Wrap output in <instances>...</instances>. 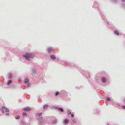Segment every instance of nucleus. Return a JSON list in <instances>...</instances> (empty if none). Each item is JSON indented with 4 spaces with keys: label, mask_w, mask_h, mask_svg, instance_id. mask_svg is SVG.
Masks as SVG:
<instances>
[{
    "label": "nucleus",
    "mask_w": 125,
    "mask_h": 125,
    "mask_svg": "<svg viewBox=\"0 0 125 125\" xmlns=\"http://www.w3.org/2000/svg\"><path fill=\"white\" fill-rule=\"evenodd\" d=\"M113 106H120V104L119 103H117L116 104L114 105V104H113Z\"/></svg>",
    "instance_id": "nucleus-23"
},
{
    "label": "nucleus",
    "mask_w": 125,
    "mask_h": 125,
    "mask_svg": "<svg viewBox=\"0 0 125 125\" xmlns=\"http://www.w3.org/2000/svg\"><path fill=\"white\" fill-rule=\"evenodd\" d=\"M122 1L124 2L125 1V0H121Z\"/></svg>",
    "instance_id": "nucleus-35"
},
{
    "label": "nucleus",
    "mask_w": 125,
    "mask_h": 125,
    "mask_svg": "<svg viewBox=\"0 0 125 125\" xmlns=\"http://www.w3.org/2000/svg\"><path fill=\"white\" fill-rule=\"evenodd\" d=\"M71 116L72 117H73L74 116V115L73 114H71Z\"/></svg>",
    "instance_id": "nucleus-31"
},
{
    "label": "nucleus",
    "mask_w": 125,
    "mask_h": 125,
    "mask_svg": "<svg viewBox=\"0 0 125 125\" xmlns=\"http://www.w3.org/2000/svg\"><path fill=\"white\" fill-rule=\"evenodd\" d=\"M14 87H13V88L15 87V85H13Z\"/></svg>",
    "instance_id": "nucleus-38"
},
{
    "label": "nucleus",
    "mask_w": 125,
    "mask_h": 125,
    "mask_svg": "<svg viewBox=\"0 0 125 125\" xmlns=\"http://www.w3.org/2000/svg\"><path fill=\"white\" fill-rule=\"evenodd\" d=\"M50 124H51V123H50Z\"/></svg>",
    "instance_id": "nucleus-40"
},
{
    "label": "nucleus",
    "mask_w": 125,
    "mask_h": 125,
    "mask_svg": "<svg viewBox=\"0 0 125 125\" xmlns=\"http://www.w3.org/2000/svg\"><path fill=\"white\" fill-rule=\"evenodd\" d=\"M114 33L116 34L117 35H118L119 34V33L118 31L116 30H115L114 31Z\"/></svg>",
    "instance_id": "nucleus-21"
},
{
    "label": "nucleus",
    "mask_w": 125,
    "mask_h": 125,
    "mask_svg": "<svg viewBox=\"0 0 125 125\" xmlns=\"http://www.w3.org/2000/svg\"><path fill=\"white\" fill-rule=\"evenodd\" d=\"M124 102L125 103V98L124 99Z\"/></svg>",
    "instance_id": "nucleus-36"
},
{
    "label": "nucleus",
    "mask_w": 125,
    "mask_h": 125,
    "mask_svg": "<svg viewBox=\"0 0 125 125\" xmlns=\"http://www.w3.org/2000/svg\"><path fill=\"white\" fill-rule=\"evenodd\" d=\"M107 24L108 25L109 24V23L108 22H107Z\"/></svg>",
    "instance_id": "nucleus-37"
},
{
    "label": "nucleus",
    "mask_w": 125,
    "mask_h": 125,
    "mask_svg": "<svg viewBox=\"0 0 125 125\" xmlns=\"http://www.w3.org/2000/svg\"><path fill=\"white\" fill-rule=\"evenodd\" d=\"M122 107H123V108L124 109H125V105H123L122 106Z\"/></svg>",
    "instance_id": "nucleus-32"
},
{
    "label": "nucleus",
    "mask_w": 125,
    "mask_h": 125,
    "mask_svg": "<svg viewBox=\"0 0 125 125\" xmlns=\"http://www.w3.org/2000/svg\"><path fill=\"white\" fill-rule=\"evenodd\" d=\"M57 122V120L56 119L53 120H52V124H55Z\"/></svg>",
    "instance_id": "nucleus-17"
},
{
    "label": "nucleus",
    "mask_w": 125,
    "mask_h": 125,
    "mask_svg": "<svg viewBox=\"0 0 125 125\" xmlns=\"http://www.w3.org/2000/svg\"><path fill=\"white\" fill-rule=\"evenodd\" d=\"M122 6L123 8H125V4L123 3L122 4Z\"/></svg>",
    "instance_id": "nucleus-29"
},
{
    "label": "nucleus",
    "mask_w": 125,
    "mask_h": 125,
    "mask_svg": "<svg viewBox=\"0 0 125 125\" xmlns=\"http://www.w3.org/2000/svg\"><path fill=\"white\" fill-rule=\"evenodd\" d=\"M111 0L114 3L116 2L117 0Z\"/></svg>",
    "instance_id": "nucleus-30"
},
{
    "label": "nucleus",
    "mask_w": 125,
    "mask_h": 125,
    "mask_svg": "<svg viewBox=\"0 0 125 125\" xmlns=\"http://www.w3.org/2000/svg\"><path fill=\"white\" fill-rule=\"evenodd\" d=\"M72 121L73 123H75L76 122V119L74 118L73 119Z\"/></svg>",
    "instance_id": "nucleus-24"
},
{
    "label": "nucleus",
    "mask_w": 125,
    "mask_h": 125,
    "mask_svg": "<svg viewBox=\"0 0 125 125\" xmlns=\"http://www.w3.org/2000/svg\"><path fill=\"white\" fill-rule=\"evenodd\" d=\"M67 65H71V63H67Z\"/></svg>",
    "instance_id": "nucleus-33"
},
{
    "label": "nucleus",
    "mask_w": 125,
    "mask_h": 125,
    "mask_svg": "<svg viewBox=\"0 0 125 125\" xmlns=\"http://www.w3.org/2000/svg\"><path fill=\"white\" fill-rule=\"evenodd\" d=\"M38 120V124L39 125H44L43 117H40Z\"/></svg>",
    "instance_id": "nucleus-5"
},
{
    "label": "nucleus",
    "mask_w": 125,
    "mask_h": 125,
    "mask_svg": "<svg viewBox=\"0 0 125 125\" xmlns=\"http://www.w3.org/2000/svg\"><path fill=\"white\" fill-rule=\"evenodd\" d=\"M107 125H109V123L107 124Z\"/></svg>",
    "instance_id": "nucleus-39"
},
{
    "label": "nucleus",
    "mask_w": 125,
    "mask_h": 125,
    "mask_svg": "<svg viewBox=\"0 0 125 125\" xmlns=\"http://www.w3.org/2000/svg\"><path fill=\"white\" fill-rule=\"evenodd\" d=\"M50 58L53 60H55L56 59V57L54 55H51L50 56Z\"/></svg>",
    "instance_id": "nucleus-14"
},
{
    "label": "nucleus",
    "mask_w": 125,
    "mask_h": 125,
    "mask_svg": "<svg viewBox=\"0 0 125 125\" xmlns=\"http://www.w3.org/2000/svg\"><path fill=\"white\" fill-rule=\"evenodd\" d=\"M67 114H68V115H70L71 114V112L69 110H68L67 111Z\"/></svg>",
    "instance_id": "nucleus-25"
},
{
    "label": "nucleus",
    "mask_w": 125,
    "mask_h": 125,
    "mask_svg": "<svg viewBox=\"0 0 125 125\" xmlns=\"http://www.w3.org/2000/svg\"><path fill=\"white\" fill-rule=\"evenodd\" d=\"M48 107V105L47 104H46L44 105L43 106V108L44 109H47Z\"/></svg>",
    "instance_id": "nucleus-19"
},
{
    "label": "nucleus",
    "mask_w": 125,
    "mask_h": 125,
    "mask_svg": "<svg viewBox=\"0 0 125 125\" xmlns=\"http://www.w3.org/2000/svg\"><path fill=\"white\" fill-rule=\"evenodd\" d=\"M20 124L21 125H28V124L23 120H22L21 121Z\"/></svg>",
    "instance_id": "nucleus-10"
},
{
    "label": "nucleus",
    "mask_w": 125,
    "mask_h": 125,
    "mask_svg": "<svg viewBox=\"0 0 125 125\" xmlns=\"http://www.w3.org/2000/svg\"><path fill=\"white\" fill-rule=\"evenodd\" d=\"M32 73L34 74H35L37 73V71L34 68H33L31 70Z\"/></svg>",
    "instance_id": "nucleus-15"
},
{
    "label": "nucleus",
    "mask_w": 125,
    "mask_h": 125,
    "mask_svg": "<svg viewBox=\"0 0 125 125\" xmlns=\"http://www.w3.org/2000/svg\"><path fill=\"white\" fill-rule=\"evenodd\" d=\"M74 67H75L77 69H78V67H77V66H76V65H75Z\"/></svg>",
    "instance_id": "nucleus-34"
},
{
    "label": "nucleus",
    "mask_w": 125,
    "mask_h": 125,
    "mask_svg": "<svg viewBox=\"0 0 125 125\" xmlns=\"http://www.w3.org/2000/svg\"><path fill=\"white\" fill-rule=\"evenodd\" d=\"M47 50L48 53L50 54H52L55 52L54 50L52 47L48 48Z\"/></svg>",
    "instance_id": "nucleus-6"
},
{
    "label": "nucleus",
    "mask_w": 125,
    "mask_h": 125,
    "mask_svg": "<svg viewBox=\"0 0 125 125\" xmlns=\"http://www.w3.org/2000/svg\"><path fill=\"white\" fill-rule=\"evenodd\" d=\"M100 76V80L98 83L101 85H105L109 83V79L108 74L106 73H102L99 74Z\"/></svg>",
    "instance_id": "nucleus-1"
},
{
    "label": "nucleus",
    "mask_w": 125,
    "mask_h": 125,
    "mask_svg": "<svg viewBox=\"0 0 125 125\" xmlns=\"http://www.w3.org/2000/svg\"><path fill=\"white\" fill-rule=\"evenodd\" d=\"M69 123V120L67 119H65L63 121V123L64 125H66Z\"/></svg>",
    "instance_id": "nucleus-12"
},
{
    "label": "nucleus",
    "mask_w": 125,
    "mask_h": 125,
    "mask_svg": "<svg viewBox=\"0 0 125 125\" xmlns=\"http://www.w3.org/2000/svg\"><path fill=\"white\" fill-rule=\"evenodd\" d=\"M12 82V81L11 80H9L7 83V84L8 85L10 84Z\"/></svg>",
    "instance_id": "nucleus-22"
},
{
    "label": "nucleus",
    "mask_w": 125,
    "mask_h": 125,
    "mask_svg": "<svg viewBox=\"0 0 125 125\" xmlns=\"http://www.w3.org/2000/svg\"><path fill=\"white\" fill-rule=\"evenodd\" d=\"M24 83L26 87H29L31 86V83L29 82L28 79L27 77L25 78L24 79Z\"/></svg>",
    "instance_id": "nucleus-4"
},
{
    "label": "nucleus",
    "mask_w": 125,
    "mask_h": 125,
    "mask_svg": "<svg viewBox=\"0 0 125 125\" xmlns=\"http://www.w3.org/2000/svg\"><path fill=\"white\" fill-rule=\"evenodd\" d=\"M54 108L55 109H58V110H59V111H60V112H63L64 111L62 107L58 108L57 107L55 106L54 107Z\"/></svg>",
    "instance_id": "nucleus-9"
},
{
    "label": "nucleus",
    "mask_w": 125,
    "mask_h": 125,
    "mask_svg": "<svg viewBox=\"0 0 125 125\" xmlns=\"http://www.w3.org/2000/svg\"><path fill=\"white\" fill-rule=\"evenodd\" d=\"M42 113H40L38 114V115L39 116H40L42 115Z\"/></svg>",
    "instance_id": "nucleus-28"
},
{
    "label": "nucleus",
    "mask_w": 125,
    "mask_h": 125,
    "mask_svg": "<svg viewBox=\"0 0 125 125\" xmlns=\"http://www.w3.org/2000/svg\"><path fill=\"white\" fill-rule=\"evenodd\" d=\"M8 76L9 79H11L13 77L12 74L11 73H9Z\"/></svg>",
    "instance_id": "nucleus-13"
},
{
    "label": "nucleus",
    "mask_w": 125,
    "mask_h": 125,
    "mask_svg": "<svg viewBox=\"0 0 125 125\" xmlns=\"http://www.w3.org/2000/svg\"><path fill=\"white\" fill-rule=\"evenodd\" d=\"M27 114L25 112H23L22 113V115L23 116H25L27 115Z\"/></svg>",
    "instance_id": "nucleus-27"
},
{
    "label": "nucleus",
    "mask_w": 125,
    "mask_h": 125,
    "mask_svg": "<svg viewBox=\"0 0 125 125\" xmlns=\"http://www.w3.org/2000/svg\"><path fill=\"white\" fill-rule=\"evenodd\" d=\"M106 99L107 102L109 103L112 101V100L109 97H107L106 98Z\"/></svg>",
    "instance_id": "nucleus-16"
},
{
    "label": "nucleus",
    "mask_w": 125,
    "mask_h": 125,
    "mask_svg": "<svg viewBox=\"0 0 125 125\" xmlns=\"http://www.w3.org/2000/svg\"><path fill=\"white\" fill-rule=\"evenodd\" d=\"M20 117V116L19 115H16L15 116V119H18Z\"/></svg>",
    "instance_id": "nucleus-26"
},
{
    "label": "nucleus",
    "mask_w": 125,
    "mask_h": 125,
    "mask_svg": "<svg viewBox=\"0 0 125 125\" xmlns=\"http://www.w3.org/2000/svg\"><path fill=\"white\" fill-rule=\"evenodd\" d=\"M35 56V54L32 53H27L23 55V57L27 60H30L31 58H33Z\"/></svg>",
    "instance_id": "nucleus-2"
},
{
    "label": "nucleus",
    "mask_w": 125,
    "mask_h": 125,
    "mask_svg": "<svg viewBox=\"0 0 125 125\" xmlns=\"http://www.w3.org/2000/svg\"><path fill=\"white\" fill-rule=\"evenodd\" d=\"M60 93L59 91H57L55 92V96H57L58 95L60 94Z\"/></svg>",
    "instance_id": "nucleus-18"
},
{
    "label": "nucleus",
    "mask_w": 125,
    "mask_h": 125,
    "mask_svg": "<svg viewBox=\"0 0 125 125\" xmlns=\"http://www.w3.org/2000/svg\"><path fill=\"white\" fill-rule=\"evenodd\" d=\"M83 72H81L82 74L85 73L86 75V76L87 79H89L88 78L89 77V76H90V73L88 71H84L83 70Z\"/></svg>",
    "instance_id": "nucleus-8"
},
{
    "label": "nucleus",
    "mask_w": 125,
    "mask_h": 125,
    "mask_svg": "<svg viewBox=\"0 0 125 125\" xmlns=\"http://www.w3.org/2000/svg\"><path fill=\"white\" fill-rule=\"evenodd\" d=\"M61 94L63 96L67 97L68 96V93L66 90H62L61 91Z\"/></svg>",
    "instance_id": "nucleus-7"
},
{
    "label": "nucleus",
    "mask_w": 125,
    "mask_h": 125,
    "mask_svg": "<svg viewBox=\"0 0 125 125\" xmlns=\"http://www.w3.org/2000/svg\"><path fill=\"white\" fill-rule=\"evenodd\" d=\"M92 7L94 8L97 7H98V4L96 3H94Z\"/></svg>",
    "instance_id": "nucleus-20"
},
{
    "label": "nucleus",
    "mask_w": 125,
    "mask_h": 125,
    "mask_svg": "<svg viewBox=\"0 0 125 125\" xmlns=\"http://www.w3.org/2000/svg\"><path fill=\"white\" fill-rule=\"evenodd\" d=\"M1 108V112L2 113L6 116L10 115L9 113L8 112L9 111V109L5 106H2Z\"/></svg>",
    "instance_id": "nucleus-3"
},
{
    "label": "nucleus",
    "mask_w": 125,
    "mask_h": 125,
    "mask_svg": "<svg viewBox=\"0 0 125 125\" xmlns=\"http://www.w3.org/2000/svg\"><path fill=\"white\" fill-rule=\"evenodd\" d=\"M31 109L28 107H26L24 108L23 109V110L25 111H31Z\"/></svg>",
    "instance_id": "nucleus-11"
}]
</instances>
